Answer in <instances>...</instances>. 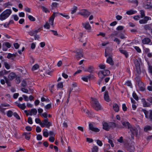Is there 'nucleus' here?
Wrapping results in <instances>:
<instances>
[{"label":"nucleus","mask_w":152,"mask_h":152,"mask_svg":"<svg viewBox=\"0 0 152 152\" xmlns=\"http://www.w3.org/2000/svg\"><path fill=\"white\" fill-rule=\"evenodd\" d=\"M119 51L121 53L124 54L125 56L126 57H127L128 56V54L126 50H123L119 49Z\"/></svg>","instance_id":"72a5a7b5"},{"label":"nucleus","mask_w":152,"mask_h":152,"mask_svg":"<svg viewBox=\"0 0 152 152\" xmlns=\"http://www.w3.org/2000/svg\"><path fill=\"white\" fill-rule=\"evenodd\" d=\"M132 96L137 101L138 100V97L135 92L134 91L133 92L132 94Z\"/></svg>","instance_id":"58836bf2"},{"label":"nucleus","mask_w":152,"mask_h":152,"mask_svg":"<svg viewBox=\"0 0 152 152\" xmlns=\"http://www.w3.org/2000/svg\"><path fill=\"white\" fill-rule=\"evenodd\" d=\"M47 131V129H44L43 130V136L45 137H48V136L49 133Z\"/></svg>","instance_id":"473e14b6"},{"label":"nucleus","mask_w":152,"mask_h":152,"mask_svg":"<svg viewBox=\"0 0 152 152\" xmlns=\"http://www.w3.org/2000/svg\"><path fill=\"white\" fill-rule=\"evenodd\" d=\"M76 58L79 60L80 58L83 57V55L80 52H76Z\"/></svg>","instance_id":"aec40b11"},{"label":"nucleus","mask_w":152,"mask_h":152,"mask_svg":"<svg viewBox=\"0 0 152 152\" xmlns=\"http://www.w3.org/2000/svg\"><path fill=\"white\" fill-rule=\"evenodd\" d=\"M77 8L76 6L73 7V8L71 10V13L72 14H73L75 13L77 10Z\"/></svg>","instance_id":"4c0bfd02"},{"label":"nucleus","mask_w":152,"mask_h":152,"mask_svg":"<svg viewBox=\"0 0 152 152\" xmlns=\"http://www.w3.org/2000/svg\"><path fill=\"white\" fill-rule=\"evenodd\" d=\"M103 128L105 130L108 131L110 129V126L106 122H104L103 124Z\"/></svg>","instance_id":"dca6fc26"},{"label":"nucleus","mask_w":152,"mask_h":152,"mask_svg":"<svg viewBox=\"0 0 152 152\" xmlns=\"http://www.w3.org/2000/svg\"><path fill=\"white\" fill-rule=\"evenodd\" d=\"M143 7L145 9L152 8V1L151 0H146L143 3Z\"/></svg>","instance_id":"0eeeda50"},{"label":"nucleus","mask_w":152,"mask_h":152,"mask_svg":"<svg viewBox=\"0 0 152 152\" xmlns=\"http://www.w3.org/2000/svg\"><path fill=\"white\" fill-rule=\"evenodd\" d=\"M92 100V105L94 108L96 110L98 111L101 109V107L99 104L98 100L94 98H91Z\"/></svg>","instance_id":"7ed1b4c3"},{"label":"nucleus","mask_w":152,"mask_h":152,"mask_svg":"<svg viewBox=\"0 0 152 152\" xmlns=\"http://www.w3.org/2000/svg\"><path fill=\"white\" fill-rule=\"evenodd\" d=\"M110 74V72L107 69L100 71L98 73L99 77L102 79H103L105 76L108 75Z\"/></svg>","instance_id":"423d86ee"},{"label":"nucleus","mask_w":152,"mask_h":152,"mask_svg":"<svg viewBox=\"0 0 152 152\" xmlns=\"http://www.w3.org/2000/svg\"><path fill=\"white\" fill-rule=\"evenodd\" d=\"M57 87L59 88H61L63 87V83L60 82L59 83L57 86Z\"/></svg>","instance_id":"0e129e2a"},{"label":"nucleus","mask_w":152,"mask_h":152,"mask_svg":"<svg viewBox=\"0 0 152 152\" xmlns=\"http://www.w3.org/2000/svg\"><path fill=\"white\" fill-rule=\"evenodd\" d=\"M58 14L63 17L66 18V19H69V16L68 15L65 14H63L61 13H58Z\"/></svg>","instance_id":"5fc2aeb1"},{"label":"nucleus","mask_w":152,"mask_h":152,"mask_svg":"<svg viewBox=\"0 0 152 152\" xmlns=\"http://www.w3.org/2000/svg\"><path fill=\"white\" fill-rule=\"evenodd\" d=\"M13 114V112L11 110H9L7 112V115L9 117H12Z\"/></svg>","instance_id":"a19ab883"},{"label":"nucleus","mask_w":152,"mask_h":152,"mask_svg":"<svg viewBox=\"0 0 152 152\" xmlns=\"http://www.w3.org/2000/svg\"><path fill=\"white\" fill-rule=\"evenodd\" d=\"M144 27L145 29L146 30H151L152 28L151 25L150 24H147L145 25V26H144Z\"/></svg>","instance_id":"f704fd0d"},{"label":"nucleus","mask_w":152,"mask_h":152,"mask_svg":"<svg viewBox=\"0 0 152 152\" xmlns=\"http://www.w3.org/2000/svg\"><path fill=\"white\" fill-rule=\"evenodd\" d=\"M152 130V126L147 125L145 126L144 130L145 132H147L148 131H151Z\"/></svg>","instance_id":"a878e982"},{"label":"nucleus","mask_w":152,"mask_h":152,"mask_svg":"<svg viewBox=\"0 0 152 152\" xmlns=\"http://www.w3.org/2000/svg\"><path fill=\"white\" fill-rule=\"evenodd\" d=\"M42 139V136L41 135L38 134L37 135V139L38 140H41Z\"/></svg>","instance_id":"338daca9"},{"label":"nucleus","mask_w":152,"mask_h":152,"mask_svg":"<svg viewBox=\"0 0 152 152\" xmlns=\"http://www.w3.org/2000/svg\"><path fill=\"white\" fill-rule=\"evenodd\" d=\"M143 106L144 107H148L151 105V104H149L146 102L145 99H142Z\"/></svg>","instance_id":"5701e85b"},{"label":"nucleus","mask_w":152,"mask_h":152,"mask_svg":"<svg viewBox=\"0 0 152 152\" xmlns=\"http://www.w3.org/2000/svg\"><path fill=\"white\" fill-rule=\"evenodd\" d=\"M125 84L127 86H128L130 87H132V84L131 83V81L129 80H127V81H126V83H125Z\"/></svg>","instance_id":"8fccbe9b"},{"label":"nucleus","mask_w":152,"mask_h":152,"mask_svg":"<svg viewBox=\"0 0 152 152\" xmlns=\"http://www.w3.org/2000/svg\"><path fill=\"white\" fill-rule=\"evenodd\" d=\"M143 112L145 115V118L148 119L149 121L152 122V110H150L149 111L144 109H142Z\"/></svg>","instance_id":"20e7f679"},{"label":"nucleus","mask_w":152,"mask_h":152,"mask_svg":"<svg viewBox=\"0 0 152 152\" xmlns=\"http://www.w3.org/2000/svg\"><path fill=\"white\" fill-rule=\"evenodd\" d=\"M136 75H137V76L136 77V78H135V80L136 82H137V83L139 82H141V81L140 80V77L139 76H138L139 75H136Z\"/></svg>","instance_id":"13d9d810"},{"label":"nucleus","mask_w":152,"mask_h":152,"mask_svg":"<svg viewBox=\"0 0 152 152\" xmlns=\"http://www.w3.org/2000/svg\"><path fill=\"white\" fill-rule=\"evenodd\" d=\"M81 111L82 112H84L86 113V114H88V116L89 117L91 116V113L89 112V111L86 108H83L81 109Z\"/></svg>","instance_id":"c85d7f7f"},{"label":"nucleus","mask_w":152,"mask_h":152,"mask_svg":"<svg viewBox=\"0 0 152 152\" xmlns=\"http://www.w3.org/2000/svg\"><path fill=\"white\" fill-rule=\"evenodd\" d=\"M108 50H110V52H111L112 49L110 48L109 47H107L105 49V56L106 57H107L108 55L110 54L107 53V52H108Z\"/></svg>","instance_id":"7c9ffc66"},{"label":"nucleus","mask_w":152,"mask_h":152,"mask_svg":"<svg viewBox=\"0 0 152 152\" xmlns=\"http://www.w3.org/2000/svg\"><path fill=\"white\" fill-rule=\"evenodd\" d=\"M12 4H11V3L10 2H8L7 3H6L5 4V7H9V6H12Z\"/></svg>","instance_id":"680f3d73"},{"label":"nucleus","mask_w":152,"mask_h":152,"mask_svg":"<svg viewBox=\"0 0 152 152\" xmlns=\"http://www.w3.org/2000/svg\"><path fill=\"white\" fill-rule=\"evenodd\" d=\"M16 75L13 72L10 73L8 75V78L10 80H12L16 77Z\"/></svg>","instance_id":"a211bd4d"},{"label":"nucleus","mask_w":152,"mask_h":152,"mask_svg":"<svg viewBox=\"0 0 152 152\" xmlns=\"http://www.w3.org/2000/svg\"><path fill=\"white\" fill-rule=\"evenodd\" d=\"M51 107V105L50 104H49L45 106V108L46 109H49Z\"/></svg>","instance_id":"052dcab7"},{"label":"nucleus","mask_w":152,"mask_h":152,"mask_svg":"<svg viewBox=\"0 0 152 152\" xmlns=\"http://www.w3.org/2000/svg\"><path fill=\"white\" fill-rule=\"evenodd\" d=\"M31 112L34 115H36L37 113V111L36 109H32L31 110Z\"/></svg>","instance_id":"a18cd8bd"},{"label":"nucleus","mask_w":152,"mask_h":152,"mask_svg":"<svg viewBox=\"0 0 152 152\" xmlns=\"http://www.w3.org/2000/svg\"><path fill=\"white\" fill-rule=\"evenodd\" d=\"M10 72V71H7L5 69L1 71L0 72V77L3 76L5 75H7Z\"/></svg>","instance_id":"bb28decb"},{"label":"nucleus","mask_w":152,"mask_h":152,"mask_svg":"<svg viewBox=\"0 0 152 152\" xmlns=\"http://www.w3.org/2000/svg\"><path fill=\"white\" fill-rule=\"evenodd\" d=\"M50 31L52 32L53 34L55 36H58L59 37H61V35H58L57 31H56L51 30Z\"/></svg>","instance_id":"c03bdc74"},{"label":"nucleus","mask_w":152,"mask_h":152,"mask_svg":"<svg viewBox=\"0 0 152 152\" xmlns=\"http://www.w3.org/2000/svg\"><path fill=\"white\" fill-rule=\"evenodd\" d=\"M30 133H27L24 132L23 133L22 135L25 136V138L26 139L29 140L30 139L31 137Z\"/></svg>","instance_id":"b1692460"},{"label":"nucleus","mask_w":152,"mask_h":152,"mask_svg":"<svg viewBox=\"0 0 152 152\" xmlns=\"http://www.w3.org/2000/svg\"><path fill=\"white\" fill-rule=\"evenodd\" d=\"M35 121L36 123L37 124H39L40 125V124L41 123H42L40 119L39 118H36L35 119Z\"/></svg>","instance_id":"69168bd1"},{"label":"nucleus","mask_w":152,"mask_h":152,"mask_svg":"<svg viewBox=\"0 0 152 152\" xmlns=\"http://www.w3.org/2000/svg\"><path fill=\"white\" fill-rule=\"evenodd\" d=\"M28 18L30 20L32 21H35L36 20L35 18L31 15H28Z\"/></svg>","instance_id":"79ce46f5"},{"label":"nucleus","mask_w":152,"mask_h":152,"mask_svg":"<svg viewBox=\"0 0 152 152\" xmlns=\"http://www.w3.org/2000/svg\"><path fill=\"white\" fill-rule=\"evenodd\" d=\"M104 100L107 102H109L110 100L108 95V93L107 91H106L105 92L104 95Z\"/></svg>","instance_id":"6ab92c4d"},{"label":"nucleus","mask_w":152,"mask_h":152,"mask_svg":"<svg viewBox=\"0 0 152 152\" xmlns=\"http://www.w3.org/2000/svg\"><path fill=\"white\" fill-rule=\"evenodd\" d=\"M11 44L8 42H4L2 45V50L4 51H6L7 48H10L11 47Z\"/></svg>","instance_id":"1a4fd4ad"},{"label":"nucleus","mask_w":152,"mask_h":152,"mask_svg":"<svg viewBox=\"0 0 152 152\" xmlns=\"http://www.w3.org/2000/svg\"><path fill=\"white\" fill-rule=\"evenodd\" d=\"M122 124L125 128L129 129L132 126L131 124L128 121H124L122 123Z\"/></svg>","instance_id":"2eb2a0df"},{"label":"nucleus","mask_w":152,"mask_h":152,"mask_svg":"<svg viewBox=\"0 0 152 152\" xmlns=\"http://www.w3.org/2000/svg\"><path fill=\"white\" fill-rule=\"evenodd\" d=\"M14 22L13 20H11L9 21L8 23H7V26H6V24H4V26L6 28H7L8 26L9 25L11 24L14 23Z\"/></svg>","instance_id":"37998d69"},{"label":"nucleus","mask_w":152,"mask_h":152,"mask_svg":"<svg viewBox=\"0 0 152 152\" xmlns=\"http://www.w3.org/2000/svg\"><path fill=\"white\" fill-rule=\"evenodd\" d=\"M89 128L90 130L95 132H98L100 131L98 128L94 127L93 125L91 123L89 124Z\"/></svg>","instance_id":"ddd939ff"},{"label":"nucleus","mask_w":152,"mask_h":152,"mask_svg":"<svg viewBox=\"0 0 152 152\" xmlns=\"http://www.w3.org/2000/svg\"><path fill=\"white\" fill-rule=\"evenodd\" d=\"M134 64L135 66L136 69V75H139L141 73V69L140 63L141 62V60L140 58H135L134 60Z\"/></svg>","instance_id":"f03ea898"},{"label":"nucleus","mask_w":152,"mask_h":152,"mask_svg":"<svg viewBox=\"0 0 152 152\" xmlns=\"http://www.w3.org/2000/svg\"><path fill=\"white\" fill-rule=\"evenodd\" d=\"M94 68L92 66H90L88 67L87 69L84 70V71L85 72H88L90 73H91L94 71Z\"/></svg>","instance_id":"393cba45"},{"label":"nucleus","mask_w":152,"mask_h":152,"mask_svg":"<svg viewBox=\"0 0 152 152\" xmlns=\"http://www.w3.org/2000/svg\"><path fill=\"white\" fill-rule=\"evenodd\" d=\"M113 107L114 111L116 112H118L119 110V107L118 104H113Z\"/></svg>","instance_id":"c756f323"},{"label":"nucleus","mask_w":152,"mask_h":152,"mask_svg":"<svg viewBox=\"0 0 152 152\" xmlns=\"http://www.w3.org/2000/svg\"><path fill=\"white\" fill-rule=\"evenodd\" d=\"M62 95V94L60 92L59 93V97H58V99H57L56 100L57 103H58L60 101L59 99H61Z\"/></svg>","instance_id":"bf43d9fd"},{"label":"nucleus","mask_w":152,"mask_h":152,"mask_svg":"<svg viewBox=\"0 0 152 152\" xmlns=\"http://www.w3.org/2000/svg\"><path fill=\"white\" fill-rule=\"evenodd\" d=\"M137 12L136 11L133 10H130L127 11L126 12L127 14L130 15L135 14Z\"/></svg>","instance_id":"cd10ccee"},{"label":"nucleus","mask_w":152,"mask_h":152,"mask_svg":"<svg viewBox=\"0 0 152 152\" xmlns=\"http://www.w3.org/2000/svg\"><path fill=\"white\" fill-rule=\"evenodd\" d=\"M22 86L24 87H25L27 86V83L26 81L23 80L21 83Z\"/></svg>","instance_id":"6e6d98bb"},{"label":"nucleus","mask_w":152,"mask_h":152,"mask_svg":"<svg viewBox=\"0 0 152 152\" xmlns=\"http://www.w3.org/2000/svg\"><path fill=\"white\" fill-rule=\"evenodd\" d=\"M139 87L140 90L141 91H144L145 90V88L143 85V83L142 82H140L137 83Z\"/></svg>","instance_id":"412c9836"},{"label":"nucleus","mask_w":152,"mask_h":152,"mask_svg":"<svg viewBox=\"0 0 152 152\" xmlns=\"http://www.w3.org/2000/svg\"><path fill=\"white\" fill-rule=\"evenodd\" d=\"M44 26L45 28L47 29H49L50 28V25L48 22H46Z\"/></svg>","instance_id":"3c124183"},{"label":"nucleus","mask_w":152,"mask_h":152,"mask_svg":"<svg viewBox=\"0 0 152 152\" xmlns=\"http://www.w3.org/2000/svg\"><path fill=\"white\" fill-rule=\"evenodd\" d=\"M140 12L141 18H143L145 16V11L143 10H140Z\"/></svg>","instance_id":"603ef678"},{"label":"nucleus","mask_w":152,"mask_h":152,"mask_svg":"<svg viewBox=\"0 0 152 152\" xmlns=\"http://www.w3.org/2000/svg\"><path fill=\"white\" fill-rule=\"evenodd\" d=\"M40 31V28H39L37 29H36L35 30H32L29 31L28 32V34L31 36H32L36 35Z\"/></svg>","instance_id":"4468645a"},{"label":"nucleus","mask_w":152,"mask_h":152,"mask_svg":"<svg viewBox=\"0 0 152 152\" xmlns=\"http://www.w3.org/2000/svg\"><path fill=\"white\" fill-rule=\"evenodd\" d=\"M106 62L107 63L110 64L111 65H114V62L113 60V59L110 57H109L107 58Z\"/></svg>","instance_id":"4be33fe9"},{"label":"nucleus","mask_w":152,"mask_h":152,"mask_svg":"<svg viewBox=\"0 0 152 152\" xmlns=\"http://www.w3.org/2000/svg\"><path fill=\"white\" fill-rule=\"evenodd\" d=\"M39 65L37 64H36L33 66L32 70L33 71L39 68Z\"/></svg>","instance_id":"de8ad7c7"},{"label":"nucleus","mask_w":152,"mask_h":152,"mask_svg":"<svg viewBox=\"0 0 152 152\" xmlns=\"http://www.w3.org/2000/svg\"><path fill=\"white\" fill-rule=\"evenodd\" d=\"M27 122L30 124H32L33 123L32 118L31 117H29L28 118Z\"/></svg>","instance_id":"4d7b16f0"},{"label":"nucleus","mask_w":152,"mask_h":152,"mask_svg":"<svg viewBox=\"0 0 152 152\" xmlns=\"http://www.w3.org/2000/svg\"><path fill=\"white\" fill-rule=\"evenodd\" d=\"M40 126L42 127H45L48 128L52 126V124L51 122L48 121V118H44L40 123Z\"/></svg>","instance_id":"39448f33"},{"label":"nucleus","mask_w":152,"mask_h":152,"mask_svg":"<svg viewBox=\"0 0 152 152\" xmlns=\"http://www.w3.org/2000/svg\"><path fill=\"white\" fill-rule=\"evenodd\" d=\"M122 107L123 110L124 111H126L127 109V107H126L125 104H122Z\"/></svg>","instance_id":"e2e57ef3"},{"label":"nucleus","mask_w":152,"mask_h":152,"mask_svg":"<svg viewBox=\"0 0 152 152\" xmlns=\"http://www.w3.org/2000/svg\"><path fill=\"white\" fill-rule=\"evenodd\" d=\"M41 8L42 10V11L45 13H48L50 12V11L48 10L47 8L45 7H44L42 6L41 7Z\"/></svg>","instance_id":"ea45409f"},{"label":"nucleus","mask_w":152,"mask_h":152,"mask_svg":"<svg viewBox=\"0 0 152 152\" xmlns=\"http://www.w3.org/2000/svg\"><path fill=\"white\" fill-rule=\"evenodd\" d=\"M36 130L37 132H40L41 131V129L39 126H37L36 128Z\"/></svg>","instance_id":"774afa93"},{"label":"nucleus","mask_w":152,"mask_h":152,"mask_svg":"<svg viewBox=\"0 0 152 152\" xmlns=\"http://www.w3.org/2000/svg\"><path fill=\"white\" fill-rule=\"evenodd\" d=\"M58 13L57 12H54L52 15L50 17L49 22L51 25L53 27H54L53 22L55 15H57V14Z\"/></svg>","instance_id":"9d476101"},{"label":"nucleus","mask_w":152,"mask_h":152,"mask_svg":"<svg viewBox=\"0 0 152 152\" xmlns=\"http://www.w3.org/2000/svg\"><path fill=\"white\" fill-rule=\"evenodd\" d=\"M96 143L99 146H102L103 145L102 141L99 140H96Z\"/></svg>","instance_id":"864d4df0"},{"label":"nucleus","mask_w":152,"mask_h":152,"mask_svg":"<svg viewBox=\"0 0 152 152\" xmlns=\"http://www.w3.org/2000/svg\"><path fill=\"white\" fill-rule=\"evenodd\" d=\"M82 25L83 27L86 30H90L91 28V26L88 22L85 23H82Z\"/></svg>","instance_id":"f3484780"},{"label":"nucleus","mask_w":152,"mask_h":152,"mask_svg":"<svg viewBox=\"0 0 152 152\" xmlns=\"http://www.w3.org/2000/svg\"><path fill=\"white\" fill-rule=\"evenodd\" d=\"M4 65L5 67L7 69H9L10 68V65L6 62H4Z\"/></svg>","instance_id":"09e8293b"},{"label":"nucleus","mask_w":152,"mask_h":152,"mask_svg":"<svg viewBox=\"0 0 152 152\" xmlns=\"http://www.w3.org/2000/svg\"><path fill=\"white\" fill-rule=\"evenodd\" d=\"M13 115L17 119L20 120V118L17 113H14Z\"/></svg>","instance_id":"49530a36"},{"label":"nucleus","mask_w":152,"mask_h":152,"mask_svg":"<svg viewBox=\"0 0 152 152\" xmlns=\"http://www.w3.org/2000/svg\"><path fill=\"white\" fill-rule=\"evenodd\" d=\"M11 9H7L4 10L0 15V20H4L8 18L12 13Z\"/></svg>","instance_id":"f257e3e1"},{"label":"nucleus","mask_w":152,"mask_h":152,"mask_svg":"<svg viewBox=\"0 0 152 152\" xmlns=\"http://www.w3.org/2000/svg\"><path fill=\"white\" fill-rule=\"evenodd\" d=\"M142 43L143 44H147L151 45H152V42L151 39L147 37L144 38L142 40Z\"/></svg>","instance_id":"f8f14e48"},{"label":"nucleus","mask_w":152,"mask_h":152,"mask_svg":"<svg viewBox=\"0 0 152 152\" xmlns=\"http://www.w3.org/2000/svg\"><path fill=\"white\" fill-rule=\"evenodd\" d=\"M129 129L131 133V137L134 139V136H137L138 133V130L134 126H132Z\"/></svg>","instance_id":"6e6552de"},{"label":"nucleus","mask_w":152,"mask_h":152,"mask_svg":"<svg viewBox=\"0 0 152 152\" xmlns=\"http://www.w3.org/2000/svg\"><path fill=\"white\" fill-rule=\"evenodd\" d=\"M17 106L22 110H24L26 107L25 103L23 104H19Z\"/></svg>","instance_id":"2f4dec72"},{"label":"nucleus","mask_w":152,"mask_h":152,"mask_svg":"<svg viewBox=\"0 0 152 152\" xmlns=\"http://www.w3.org/2000/svg\"><path fill=\"white\" fill-rule=\"evenodd\" d=\"M79 14L85 17H87L90 15V12L85 9H83L81 10Z\"/></svg>","instance_id":"9b49d317"},{"label":"nucleus","mask_w":152,"mask_h":152,"mask_svg":"<svg viewBox=\"0 0 152 152\" xmlns=\"http://www.w3.org/2000/svg\"><path fill=\"white\" fill-rule=\"evenodd\" d=\"M90 77V76H83L82 77V79L85 82H88V79Z\"/></svg>","instance_id":"c9c22d12"},{"label":"nucleus","mask_w":152,"mask_h":152,"mask_svg":"<svg viewBox=\"0 0 152 152\" xmlns=\"http://www.w3.org/2000/svg\"><path fill=\"white\" fill-rule=\"evenodd\" d=\"M98 147L96 146H95L93 147L92 149V152H98Z\"/></svg>","instance_id":"e433bc0d"}]
</instances>
